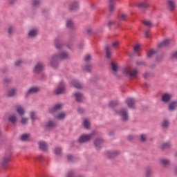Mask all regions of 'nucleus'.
Returning <instances> with one entry per match:
<instances>
[{"label": "nucleus", "mask_w": 177, "mask_h": 177, "mask_svg": "<svg viewBox=\"0 0 177 177\" xmlns=\"http://www.w3.org/2000/svg\"><path fill=\"white\" fill-rule=\"evenodd\" d=\"M64 59H68V54L66 52H62L59 55H53L51 58L50 65L54 68H56L57 67V60H63Z\"/></svg>", "instance_id": "nucleus-1"}, {"label": "nucleus", "mask_w": 177, "mask_h": 177, "mask_svg": "<svg viewBox=\"0 0 177 177\" xmlns=\"http://www.w3.org/2000/svg\"><path fill=\"white\" fill-rule=\"evenodd\" d=\"M122 73L123 74H125L129 77L131 80H135V78H137L138 74L139 73L137 68L131 69L130 66L124 68Z\"/></svg>", "instance_id": "nucleus-2"}, {"label": "nucleus", "mask_w": 177, "mask_h": 177, "mask_svg": "<svg viewBox=\"0 0 177 177\" xmlns=\"http://www.w3.org/2000/svg\"><path fill=\"white\" fill-rule=\"evenodd\" d=\"M93 136V133L92 134H88V135H83L80 136V138L78 140L79 143H85V142H89L91 139H92V137Z\"/></svg>", "instance_id": "nucleus-3"}, {"label": "nucleus", "mask_w": 177, "mask_h": 177, "mask_svg": "<svg viewBox=\"0 0 177 177\" xmlns=\"http://www.w3.org/2000/svg\"><path fill=\"white\" fill-rule=\"evenodd\" d=\"M66 92V88H64V83L61 82L58 87L55 89V95H62Z\"/></svg>", "instance_id": "nucleus-4"}, {"label": "nucleus", "mask_w": 177, "mask_h": 177, "mask_svg": "<svg viewBox=\"0 0 177 177\" xmlns=\"http://www.w3.org/2000/svg\"><path fill=\"white\" fill-rule=\"evenodd\" d=\"M9 161H10V155L4 156L1 162L2 168H6L9 165Z\"/></svg>", "instance_id": "nucleus-5"}, {"label": "nucleus", "mask_w": 177, "mask_h": 177, "mask_svg": "<svg viewBox=\"0 0 177 177\" xmlns=\"http://www.w3.org/2000/svg\"><path fill=\"white\" fill-rule=\"evenodd\" d=\"M126 103L129 109H135V100L133 98H128Z\"/></svg>", "instance_id": "nucleus-6"}, {"label": "nucleus", "mask_w": 177, "mask_h": 177, "mask_svg": "<svg viewBox=\"0 0 177 177\" xmlns=\"http://www.w3.org/2000/svg\"><path fill=\"white\" fill-rule=\"evenodd\" d=\"M44 64L39 62V63H38V64L35 66V69H34V72H35V73H41V71L42 70H44Z\"/></svg>", "instance_id": "nucleus-7"}, {"label": "nucleus", "mask_w": 177, "mask_h": 177, "mask_svg": "<svg viewBox=\"0 0 177 177\" xmlns=\"http://www.w3.org/2000/svg\"><path fill=\"white\" fill-rule=\"evenodd\" d=\"M119 114L122 117L124 121H127L128 120V111L125 109H122Z\"/></svg>", "instance_id": "nucleus-8"}, {"label": "nucleus", "mask_w": 177, "mask_h": 177, "mask_svg": "<svg viewBox=\"0 0 177 177\" xmlns=\"http://www.w3.org/2000/svg\"><path fill=\"white\" fill-rule=\"evenodd\" d=\"M135 6H136L137 8H140V9H147V8H149V4H147V3L146 2H141L135 4Z\"/></svg>", "instance_id": "nucleus-9"}, {"label": "nucleus", "mask_w": 177, "mask_h": 177, "mask_svg": "<svg viewBox=\"0 0 177 177\" xmlns=\"http://www.w3.org/2000/svg\"><path fill=\"white\" fill-rule=\"evenodd\" d=\"M168 8L170 10V12H173V10H175V8H176V5L175 4V1H168Z\"/></svg>", "instance_id": "nucleus-10"}, {"label": "nucleus", "mask_w": 177, "mask_h": 177, "mask_svg": "<svg viewBox=\"0 0 177 177\" xmlns=\"http://www.w3.org/2000/svg\"><path fill=\"white\" fill-rule=\"evenodd\" d=\"M169 44H171V41L169 39H166L164 41L160 43L158 45V48H165V46H168V45H169Z\"/></svg>", "instance_id": "nucleus-11"}, {"label": "nucleus", "mask_w": 177, "mask_h": 177, "mask_svg": "<svg viewBox=\"0 0 177 177\" xmlns=\"http://www.w3.org/2000/svg\"><path fill=\"white\" fill-rule=\"evenodd\" d=\"M103 143V140L97 139L94 142V145L97 150H99L102 147V144Z\"/></svg>", "instance_id": "nucleus-12"}, {"label": "nucleus", "mask_w": 177, "mask_h": 177, "mask_svg": "<svg viewBox=\"0 0 177 177\" xmlns=\"http://www.w3.org/2000/svg\"><path fill=\"white\" fill-rule=\"evenodd\" d=\"M39 146L41 150H43V151H46V150H48V145H46V142L44 141L39 142Z\"/></svg>", "instance_id": "nucleus-13"}, {"label": "nucleus", "mask_w": 177, "mask_h": 177, "mask_svg": "<svg viewBox=\"0 0 177 177\" xmlns=\"http://www.w3.org/2000/svg\"><path fill=\"white\" fill-rule=\"evenodd\" d=\"M79 6H78V2L74 1L72 3L69 7V10H77L78 9Z\"/></svg>", "instance_id": "nucleus-14"}, {"label": "nucleus", "mask_w": 177, "mask_h": 177, "mask_svg": "<svg viewBox=\"0 0 177 177\" xmlns=\"http://www.w3.org/2000/svg\"><path fill=\"white\" fill-rule=\"evenodd\" d=\"M171 96L170 94L166 93L162 96V102H168L169 100H171Z\"/></svg>", "instance_id": "nucleus-15"}, {"label": "nucleus", "mask_w": 177, "mask_h": 177, "mask_svg": "<svg viewBox=\"0 0 177 177\" xmlns=\"http://www.w3.org/2000/svg\"><path fill=\"white\" fill-rule=\"evenodd\" d=\"M109 6L110 12H113L115 8V2L114 0H109Z\"/></svg>", "instance_id": "nucleus-16"}, {"label": "nucleus", "mask_w": 177, "mask_h": 177, "mask_svg": "<svg viewBox=\"0 0 177 177\" xmlns=\"http://www.w3.org/2000/svg\"><path fill=\"white\" fill-rule=\"evenodd\" d=\"M71 84L77 89H82V86L81 85V84H80V82H78L77 80L72 81Z\"/></svg>", "instance_id": "nucleus-17"}, {"label": "nucleus", "mask_w": 177, "mask_h": 177, "mask_svg": "<svg viewBox=\"0 0 177 177\" xmlns=\"http://www.w3.org/2000/svg\"><path fill=\"white\" fill-rule=\"evenodd\" d=\"M74 96L76 99V102H80L82 100V94L80 93H76L74 94Z\"/></svg>", "instance_id": "nucleus-18"}, {"label": "nucleus", "mask_w": 177, "mask_h": 177, "mask_svg": "<svg viewBox=\"0 0 177 177\" xmlns=\"http://www.w3.org/2000/svg\"><path fill=\"white\" fill-rule=\"evenodd\" d=\"M62 106L63 105L62 104H55V106L53 107V109L50 111V112L55 113V111H56V110H60V109H62Z\"/></svg>", "instance_id": "nucleus-19"}, {"label": "nucleus", "mask_w": 177, "mask_h": 177, "mask_svg": "<svg viewBox=\"0 0 177 177\" xmlns=\"http://www.w3.org/2000/svg\"><path fill=\"white\" fill-rule=\"evenodd\" d=\"M117 154H118V151L111 152L109 151L106 152V156H108L109 158H113V157L117 156Z\"/></svg>", "instance_id": "nucleus-20"}, {"label": "nucleus", "mask_w": 177, "mask_h": 177, "mask_svg": "<svg viewBox=\"0 0 177 177\" xmlns=\"http://www.w3.org/2000/svg\"><path fill=\"white\" fill-rule=\"evenodd\" d=\"M37 92H39V88L32 87L28 90V93H37Z\"/></svg>", "instance_id": "nucleus-21"}, {"label": "nucleus", "mask_w": 177, "mask_h": 177, "mask_svg": "<svg viewBox=\"0 0 177 177\" xmlns=\"http://www.w3.org/2000/svg\"><path fill=\"white\" fill-rule=\"evenodd\" d=\"M176 106H177V102H171L169 104V109L171 111L175 110V109H176Z\"/></svg>", "instance_id": "nucleus-22"}, {"label": "nucleus", "mask_w": 177, "mask_h": 177, "mask_svg": "<svg viewBox=\"0 0 177 177\" xmlns=\"http://www.w3.org/2000/svg\"><path fill=\"white\" fill-rule=\"evenodd\" d=\"M8 121H10V122H12V124H16V121H17V118H16V116L15 115H11L9 117Z\"/></svg>", "instance_id": "nucleus-23"}, {"label": "nucleus", "mask_w": 177, "mask_h": 177, "mask_svg": "<svg viewBox=\"0 0 177 177\" xmlns=\"http://www.w3.org/2000/svg\"><path fill=\"white\" fill-rule=\"evenodd\" d=\"M17 111L19 114V115H23L25 113L24 109H23V107L20 106L17 108Z\"/></svg>", "instance_id": "nucleus-24"}, {"label": "nucleus", "mask_w": 177, "mask_h": 177, "mask_svg": "<svg viewBox=\"0 0 177 177\" xmlns=\"http://www.w3.org/2000/svg\"><path fill=\"white\" fill-rule=\"evenodd\" d=\"M106 58L110 59V57H111V50H110V47L109 46L106 47Z\"/></svg>", "instance_id": "nucleus-25"}, {"label": "nucleus", "mask_w": 177, "mask_h": 177, "mask_svg": "<svg viewBox=\"0 0 177 177\" xmlns=\"http://www.w3.org/2000/svg\"><path fill=\"white\" fill-rule=\"evenodd\" d=\"M171 147V143L169 142H166L161 146L162 150H165V149H169Z\"/></svg>", "instance_id": "nucleus-26"}, {"label": "nucleus", "mask_w": 177, "mask_h": 177, "mask_svg": "<svg viewBox=\"0 0 177 177\" xmlns=\"http://www.w3.org/2000/svg\"><path fill=\"white\" fill-rule=\"evenodd\" d=\"M28 138H30L29 134H23L21 136V140H22L23 142H26V141L28 140Z\"/></svg>", "instance_id": "nucleus-27"}, {"label": "nucleus", "mask_w": 177, "mask_h": 177, "mask_svg": "<svg viewBox=\"0 0 177 177\" xmlns=\"http://www.w3.org/2000/svg\"><path fill=\"white\" fill-rule=\"evenodd\" d=\"M56 126V124L55 122H53V121L50 120L48 123V124L46 125V128H53Z\"/></svg>", "instance_id": "nucleus-28"}, {"label": "nucleus", "mask_w": 177, "mask_h": 177, "mask_svg": "<svg viewBox=\"0 0 177 177\" xmlns=\"http://www.w3.org/2000/svg\"><path fill=\"white\" fill-rule=\"evenodd\" d=\"M83 125L84 128H86V129H89V126L91 125V124L89 123V121L88 120L85 119L84 120Z\"/></svg>", "instance_id": "nucleus-29"}, {"label": "nucleus", "mask_w": 177, "mask_h": 177, "mask_svg": "<svg viewBox=\"0 0 177 177\" xmlns=\"http://www.w3.org/2000/svg\"><path fill=\"white\" fill-rule=\"evenodd\" d=\"M112 46L115 49H118V48H120V41H113L112 43Z\"/></svg>", "instance_id": "nucleus-30"}, {"label": "nucleus", "mask_w": 177, "mask_h": 177, "mask_svg": "<svg viewBox=\"0 0 177 177\" xmlns=\"http://www.w3.org/2000/svg\"><path fill=\"white\" fill-rule=\"evenodd\" d=\"M37 34H38V31H37L35 30H32L29 32L28 35H29V37H35V35H37Z\"/></svg>", "instance_id": "nucleus-31"}, {"label": "nucleus", "mask_w": 177, "mask_h": 177, "mask_svg": "<svg viewBox=\"0 0 177 177\" xmlns=\"http://www.w3.org/2000/svg\"><path fill=\"white\" fill-rule=\"evenodd\" d=\"M65 118H66V113L64 112L59 113L58 115L57 116V118H58V120H63Z\"/></svg>", "instance_id": "nucleus-32"}, {"label": "nucleus", "mask_w": 177, "mask_h": 177, "mask_svg": "<svg viewBox=\"0 0 177 177\" xmlns=\"http://www.w3.org/2000/svg\"><path fill=\"white\" fill-rule=\"evenodd\" d=\"M15 95H16V90L15 89H12L8 93V96L10 97H12V96H15Z\"/></svg>", "instance_id": "nucleus-33"}, {"label": "nucleus", "mask_w": 177, "mask_h": 177, "mask_svg": "<svg viewBox=\"0 0 177 177\" xmlns=\"http://www.w3.org/2000/svg\"><path fill=\"white\" fill-rule=\"evenodd\" d=\"M121 21H125L127 19H128V15L127 14H122L120 17Z\"/></svg>", "instance_id": "nucleus-34"}, {"label": "nucleus", "mask_w": 177, "mask_h": 177, "mask_svg": "<svg viewBox=\"0 0 177 177\" xmlns=\"http://www.w3.org/2000/svg\"><path fill=\"white\" fill-rule=\"evenodd\" d=\"M161 162L165 167H167V165H169V160L167 159H162Z\"/></svg>", "instance_id": "nucleus-35"}, {"label": "nucleus", "mask_w": 177, "mask_h": 177, "mask_svg": "<svg viewBox=\"0 0 177 177\" xmlns=\"http://www.w3.org/2000/svg\"><path fill=\"white\" fill-rule=\"evenodd\" d=\"M55 48H57V49H60V48H62V44H60V40L55 39Z\"/></svg>", "instance_id": "nucleus-36"}, {"label": "nucleus", "mask_w": 177, "mask_h": 177, "mask_svg": "<svg viewBox=\"0 0 177 177\" xmlns=\"http://www.w3.org/2000/svg\"><path fill=\"white\" fill-rule=\"evenodd\" d=\"M142 24L144 26H146V27H151V26H153L150 21H143Z\"/></svg>", "instance_id": "nucleus-37"}, {"label": "nucleus", "mask_w": 177, "mask_h": 177, "mask_svg": "<svg viewBox=\"0 0 177 177\" xmlns=\"http://www.w3.org/2000/svg\"><path fill=\"white\" fill-rule=\"evenodd\" d=\"M111 68L113 71H114L115 73L117 72V71L118 70V66H117V64H115L114 62L111 63Z\"/></svg>", "instance_id": "nucleus-38"}, {"label": "nucleus", "mask_w": 177, "mask_h": 177, "mask_svg": "<svg viewBox=\"0 0 177 177\" xmlns=\"http://www.w3.org/2000/svg\"><path fill=\"white\" fill-rule=\"evenodd\" d=\"M73 26H74V24L73 23V21H67V22H66V27L68 28H73Z\"/></svg>", "instance_id": "nucleus-39"}, {"label": "nucleus", "mask_w": 177, "mask_h": 177, "mask_svg": "<svg viewBox=\"0 0 177 177\" xmlns=\"http://www.w3.org/2000/svg\"><path fill=\"white\" fill-rule=\"evenodd\" d=\"M168 125H169V122L167 120H165L162 123V128H168Z\"/></svg>", "instance_id": "nucleus-40"}, {"label": "nucleus", "mask_w": 177, "mask_h": 177, "mask_svg": "<svg viewBox=\"0 0 177 177\" xmlns=\"http://www.w3.org/2000/svg\"><path fill=\"white\" fill-rule=\"evenodd\" d=\"M55 153L57 156H60L62 154V149L59 147L55 148Z\"/></svg>", "instance_id": "nucleus-41"}, {"label": "nucleus", "mask_w": 177, "mask_h": 177, "mask_svg": "<svg viewBox=\"0 0 177 177\" xmlns=\"http://www.w3.org/2000/svg\"><path fill=\"white\" fill-rule=\"evenodd\" d=\"M118 104V102L117 101H111L109 103L110 107H115Z\"/></svg>", "instance_id": "nucleus-42"}, {"label": "nucleus", "mask_w": 177, "mask_h": 177, "mask_svg": "<svg viewBox=\"0 0 177 177\" xmlns=\"http://www.w3.org/2000/svg\"><path fill=\"white\" fill-rule=\"evenodd\" d=\"M154 53H156L155 50H150L147 53V57L150 58L153 56V55H154Z\"/></svg>", "instance_id": "nucleus-43"}, {"label": "nucleus", "mask_w": 177, "mask_h": 177, "mask_svg": "<svg viewBox=\"0 0 177 177\" xmlns=\"http://www.w3.org/2000/svg\"><path fill=\"white\" fill-rule=\"evenodd\" d=\"M41 3L39 0H33L32 1V6H38Z\"/></svg>", "instance_id": "nucleus-44"}, {"label": "nucleus", "mask_w": 177, "mask_h": 177, "mask_svg": "<svg viewBox=\"0 0 177 177\" xmlns=\"http://www.w3.org/2000/svg\"><path fill=\"white\" fill-rule=\"evenodd\" d=\"M28 121V119L26 118H23L21 120V124H23L24 125H26V124H27Z\"/></svg>", "instance_id": "nucleus-45"}, {"label": "nucleus", "mask_w": 177, "mask_h": 177, "mask_svg": "<svg viewBox=\"0 0 177 177\" xmlns=\"http://www.w3.org/2000/svg\"><path fill=\"white\" fill-rule=\"evenodd\" d=\"M139 49H140L139 44H136L133 48L134 52H139Z\"/></svg>", "instance_id": "nucleus-46"}, {"label": "nucleus", "mask_w": 177, "mask_h": 177, "mask_svg": "<svg viewBox=\"0 0 177 177\" xmlns=\"http://www.w3.org/2000/svg\"><path fill=\"white\" fill-rule=\"evenodd\" d=\"M84 70L86 71H91V70H92V66H91L90 65H86L85 67H84Z\"/></svg>", "instance_id": "nucleus-47"}, {"label": "nucleus", "mask_w": 177, "mask_h": 177, "mask_svg": "<svg viewBox=\"0 0 177 177\" xmlns=\"http://www.w3.org/2000/svg\"><path fill=\"white\" fill-rule=\"evenodd\" d=\"M30 118H31V120H32V121H34V120H35V112L30 113Z\"/></svg>", "instance_id": "nucleus-48"}, {"label": "nucleus", "mask_w": 177, "mask_h": 177, "mask_svg": "<svg viewBox=\"0 0 177 177\" xmlns=\"http://www.w3.org/2000/svg\"><path fill=\"white\" fill-rule=\"evenodd\" d=\"M21 63H23V61L18 60L15 62V66H17V67H19L21 64Z\"/></svg>", "instance_id": "nucleus-49"}, {"label": "nucleus", "mask_w": 177, "mask_h": 177, "mask_svg": "<svg viewBox=\"0 0 177 177\" xmlns=\"http://www.w3.org/2000/svg\"><path fill=\"white\" fill-rule=\"evenodd\" d=\"M146 139H147V138L146 137V135H141V140L142 142H145Z\"/></svg>", "instance_id": "nucleus-50"}, {"label": "nucleus", "mask_w": 177, "mask_h": 177, "mask_svg": "<svg viewBox=\"0 0 177 177\" xmlns=\"http://www.w3.org/2000/svg\"><path fill=\"white\" fill-rule=\"evenodd\" d=\"M67 158L68 161H73V158H74V156H73V155H68Z\"/></svg>", "instance_id": "nucleus-51"}, {"label": "nucleus", "mask_w": 177, "mask_h": 177, "mask_svg": "<svg viewBox=\"0 0 177 177\" xmlns=\"http://www.w3.org/2000/svg\"><path fill=\"white\" fill-rule=\"evenodd\" d=\"M13 30H14L13 27H12V26L9 27L8 34H10V35L12 34V32H13Z\"/></svg>", "instance_id": "nucleus-52"}, {"label": "nucleus", "mask_w": 177, "mask_h": 177, "mask_svg": "<svg viewBox=\"0 0 177 177\" xmlns=\"http://www.w3.org/2000/svg\"><path fill=\"white\" fill-rule=\"evenodd\" d=\"M42 156H41V155H39V156H37V157H36V160H37V161H42Z\"/></svg>", "instance_id": "nucleus-53"}, {"label": "nucleus", "mask_w": 177, "mask_h": 177, "mask_svg": "<svg viewBox=\"0 0 177 177\" xmlns=\"http://www.w3.org/2000/svg\"><path fill=\"white\" fill-rule=\"evenodd\" d=\"M67 177H75L74 176V173L73 171H70L68 173Z\"/></svg>", "instance_id": "nucleus-54"}, {"label": "nucleus", "mask_w": 177, "mask_h": 177, "mask_svg": "<svg viewBox=\"0 0 177 177\" xmlns=\"http://www.w3.org/2000/svg\"><path fill=\"white\" fill-rule=\"evenodd\" d=\"M173 59H177V50L171 55Z\"/></svg>", "instance_id": "nucleus-55"}, {"label": "nucleus", "mask_w": 177, "mask_h": 177, "mask_svg": "<svg viewBox=\"0 0 177 177\" xmlns=\"http://www.w3.org/2000/svg\"><path fill=\"white\" fill-rule=\"evenodd\" d=\"M77 111H78V113H80V114H82V113H84V110L82 108H78Z\"/></svg>", "instance_id": "nucleus-56"}, {"label": "nucleus", "mask_w": 177, "mask_h": 177, "mask_svg": "<svg viewBox=\"0 0 177 177\" xmlns=\"http://www.w3.org/2000/svg\"><path fill=\"white\" fill-rule=\"evenodd\" d=\"M85 62H89L91 60V55H86V57L84 58Z\"/></svg>", "instance_id": "nucleus-57"}, {"label": "nucleus", "mask_w": 177, "mask_h": 177, "mask_svg": "<svg viewBox=\"0 0 177 177\" xmlns=\"http://www.w3.org/2000/svg\"><path fill=\"white\" fill-rule=\"evenodd\" d=\"M115 24V22L114 21H111L109 22V27H111V26Z\"/></svg>", "instance_id": "nucleus-58"}, {"label": "nucleus", "mask_w": 177, "mask_h": 177, "mask_svg": "<svg viewBox=\"0 0 177 177\" xmlns=\"http://www.w3.org/2000/svg\"><path fill=\"white\" fill-rule=\"evenodd\" d=\"M151 173V170L150 169L147 170V177H149V175H150Z\"/></svg>", "instance_id": "nucleus-59"}, {"label": "nucleus", "mask_w": 177, "mask_h": 177, "mask_svg": "<svg viewBox=\"0 0 177 177\" xmlns=\"http://www.w3.org/2000/svg\"><path fill=\"white\" fill-rule=\"evenodd\" d=\"M150 32L149 31V30H147L146 32H145V37H146V38H149V33Z\"/></svg>", "instance_id": "nucleus-60"}, {"label": "nucleus", "mask_w": 177, "mask_h": 177, "mask_svg": "<svg viewBox=\"0 0 177 177\" xmlns=\"http://www.w3.org/2000/svg\"><path fill=\"white\" fill-rule=\"evenodd\" d=\"M133 138H135L133 136H128L129 140H133Z\"/></svg>", "instance_id": "nucleus-61"}, {"label": "nucleus", "mask_w": 177, "mask_h": 177, "mask_svg": "<svg viewBox=\"0 0 177 177\" xmlns=\"http://www.w3.org/2000/svg\"><path fill=\"white\" fill-rule=\"evenodd\" d=\"M4 82H6V84L10 82V79H5Z\"/></svg>", "instance_id": "nucleus-62"}, {"label": "nucleus", "mask_w": 177, "mask_h": 177, "mask_svg": "<svg viewBox=\"0 0 177 177\" xmlns=\"http://www.w3.org/2000/svg\"><path fill=\"white\" fill-rule=\"evenodd\" d=\"M136 64H137L138 66H140V64H145V63H144V62H136Z\"/></svg>", "instance_id": "nucleus-63"}, {"label": "nucleus", "mask_w": 177, "mask_h": 177, "mask_svg": "<svg viewBox=\"0 0 177 177\" xmlns=\"http://www.w3.org/2000/svg\"><path fill=\"white\" fill-rule=\"evenodd\" d=\"M144 78H149V73H145L144 75Z\"/></svg>", "instance_id": "nucleus-64"}]
</instances>
